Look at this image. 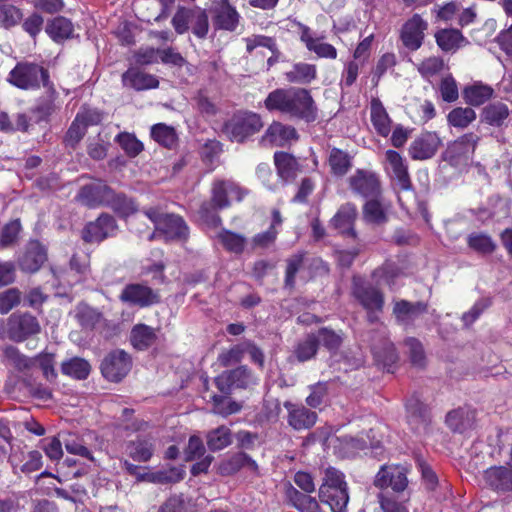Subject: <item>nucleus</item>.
I'll return each mask as SVG.
<instances>
[{"mask_svg":"<svg viewBox=\"0 0 512 512\" xmlns=\"http://www.w3.org/2000/svg\"><path fill=\"white\" fill-rule=\"evenodd\" d=\"M7 82L21 90L36 91L53 81L44 66L36 62L20 61L9 72Z\"/></svg>","mask_w":512,"mask_h":512,"instance_id":"nucleus-4","label":"nucleus"},{"mask_svg":"<svg viewBox=\"0 0 512 512\" xmlns=\"http://www.w3.org/2000/svg\"><path fill=\"white\" fill-rule=\"evenodd\" d=\"M278 234V230L274 228H268L266 231L255 234L250 242L251 249L255 251L270 248L275 244Z\"/></svg>","mask_w":512,"mask_h":512,"instance_id":"nucleus-64","label":"nucleus"},{"mask_svg":"<svg viewBox=\"0 0 512 512\" xmlns=\"http://www.w3.org/2000/svg\"><path fill=\"white\" fill-rule=\"evenodd\" d=\"M351 293L366 311L367 321L370 324L378 322L379 314L383 312L385 305V297L382 290L360 277H353Z\"/></svg>","mask_w":512,"mask_h":512,"instance_id":"nucleus-5","label":"nucleus"},{"mask_svg":"<svg viewBox=\"0 0 512 512\" xmlns=\"http://www.w3.org/2000/svg\"><path fill=\"white\" fill-rule=\"evenodd\" d=\"M115 141L130 158H135L144 150L143 143L134 134L128 132L119 133Z\"/></svg>","mask_w":512,"mask_h":512,"instance_id":"nucleus-56","label":"nucleus"},{"mask_svg":"<svg viewBox=\"0 0 512 512\" xmlns=\"http://www.w3.org/2000/svg\"><path fill=\"white\" fill-rule=\"evenodd\" d=\"M45 94L40 96L36 104L31 108V113L35 117V122L40 124L42 122L48 123L53 114L60 109L59 93L53 82L43 87Z\"/></svg>","mask_w":512,"mask_h":512,"instance_id":"nucleus-20","label":"nucleus"},{"mask_svg":"<svg viewBox=\"0 0 512 512\" xmlns=\"http://www.w3.org/2000/svg\"><path fill=\"white\" fill-rule=\"evenodd\" d=\"M468 412L464 408L451 410L446 415V424L454 432H464L468 426Z\"/></svg>","mask_w":512,"mask_h":512,"instance_id":"nucleus-63","label":"nucleus"},{"mask_svg":"<svg viewBox=\"0 0 512 512\" xmlns=\"http://www.w3.org/2000/svg\"><path fill=\"white\" fill-rule=\"evenodd\" d=\"M476 112L470 107H455L447 115V122L457 129H466L476 120Z\"/></svg>","mask_w":512,"mask_h":512,"instance_id":"nucleus-50","label":"nucleus"},{"mask_svg":"<svg viewBox=\"0 0 512 512\" xmlns=\"http://www.w3.org/2000/svg\"><path fill=\"white\" fill-rule=\"evenodd\" d=\"M267 111L280 113L291 120L314 123L319 117L318 106L307 88L290 86L276 88L264 99Z\"/></svg>","mask_w":512,"mask_h":512,"instance_id":"nucleus-1","label":"nucleus"},{"mask_svg":"<svg viewBox=\"0 0 512 512\" xmlns=\"http://www.w3.org/2000/svg\"><path fill=\"white\" fill-rule=\"evenodd\" d=\"M113 189L100 181L84 185L79 191V197L88 208L107 207Z\"/></svg>","mask_w":512,"mask_h":512,"instance_id":"nucleus-26","label":"nucleus"},{"mask_svg":"<svg viewBox=\"0 0 512 512\" xmlns=\"http://www.w3.org/2000/svg\"><path fill=\"white\" fill-rule=\"evenodd\" d=\"M244 348L242 342L223 350L217 357L218 364L221 367H229L240 363L244 357Z\"/></svg>","mask_w":512,"mask_h":512,"instance_id":"nucleus-62","label":"nucleus"},{"mask_svg":"<svg viewBox=\"0 0 512 512\" xmlns=\"http://www.w3.org/2000/svg\"><path fill=\"white\" fill-rule=\"evenodd\" d=\"M4 357L20 372L34 367V360L22 354L15 346H7L3 350Z\"/></svg>","mask_w":512,"mask_h":512,"instance_id":"nucleus-57","label":"nucleus"},{"mask_svg":"<svg viewBox=\"0 0 512 512\" xmlns=\"http://www.w3.org/2000/svg\"><path fill=\"white\" fill-rule=\"evenodd\" d=\"M119 225L116 218L102 212L94 221L87 222L81 230V239L88 244H100L117 235Z\"/></svg>","mask_w":512,"mask_h":512,"instance_id":"nucleus-8","label":"nucleus"},{"mask_svg":"<svg viewBox=\"0 0 512 512\" xmlns=\"http://www.w3.org/2000/svg\"><path fill=\"white\" fill-rule=\"evenodd\" d=\"M47 260L45 247L37 240L30 241L19 259V267L28 273L37 272Z\"/></svg>","mask_w":512,"mask_h":512,"instance_id":"nucleus-29","label":"nucleus"},{"mask_svg":"<svg viewBox=\"0 0 512 512\" xmlns=\"http://www.w3.org/2000/svg\"><path fill=\"white\" fill-rule=\"evenodd\" d=\"M121 78L124 86L136 91L155 89L159 86V80L156 76L145 73L138 68H129L122 74Z\"/></svg>","mask_w":512,"mask_h":512,"instance_id":"nucleus-31","label":"nucleus"},{"mask_svg":"<svg viewBox=\"0 0 512 512\" xmlns=\"http://www.w3.org/2000/svg\"><path fill=\"white\" fill-rule=\"evenodd\" d=\"M126 451L134 461L148 462L154 454V445L146 438L137 437L126 444Z\"/></svg>","mask_w":512,"mask_h":512,"instance_id":"nucleus-46","label":"nucleus"},{"mask_svg":"<svg viewBox=\"0 0 512 512\" xmlns=\"http://www.w3.org/2000/svg\"><path fill=\"white\" fill-rule=\"evenodd\" d=\"M370 118L372 125L378 135L387 137L390 134L392 120L379 98L371 99Z\"/></svg>","mask_w":512,"mask_h":512,"instance_id":"nucleus-33","label":"nucleus"},{"mask_svg":"<svg viewBox=\"0 0 512 512\" xmlns=\"http://www.w3.org/2000/svg\"><path fill=\"white\" fill-rule=\"evenodd\" d=\"M318 497L331 512H347L350 496L345 474L332 466L326 468Z\"/></svg>","mask_w":512,"mask_h":512,"instance_id":"nucleus-2","label":"nucleus"},{"mask_svg":"<svg viewBox=\"0 0 512 512\" xmlns=\"http://www.w3.org/2000/svg\"><path fill=\"white\" fill-rule=\"evenodd\" d=\"M298 139L299 134L294 126L274 120L261 136L260 144L284 147L290 141Z\"/></svg>","mask_w":512,"mask_h":512,"instance_id":"nucleus-22","label":"nucleus"},{"mask_svg":"<svg viewBox=\"0 0 512 512\" xmlns=\"http://www.w3.org/2000/svg\"><path fill=\"white\" fill-rule=\"evenodd\" d=\"M363 219L369 224L383 225L388 221V216L380 201L370 198L363 205Z\"/></svg>","mask_w":512,"mask_h":512,"instance_id":"nucleus-51","label":"nucleus"},{"mask_svg":"<svg viewBox=\"0 0 512 512\" xmlns=\"http://www.w3.org/2000/svg\"><path fill=\"white\" fill-rule=\"evenodd\" d=\"M428 22L420 14H413L401 26L399 40L404 48L415 52L422 47L425 41Z\"/></svg>","mask_w":512,"mask_h":512,"instance_id":"nucleus-13","label":"nucleus"},{"mask_svg":"<svg viewBox=\"0 0 512 512\" xmlns=\"http://www.w3.org/2000/svg\"><path fill=\"white\" fill-rule=\"evenodd\" d=\"M218 240L226 251L237 255L244 252L247 243L245 236L228 229H223L219 232Z\"/></svg>","mask_w":512,"mask_h":512,"instance_id":"nucleus-49","label":"nucleus"},{"mask_svg":"<svg viewBox=\"0 0 512 512\" xmlns=\"http://www.w3.org/2000/svg\"><path fill=\"white\" fill-rule=\"evenodd\" d=\"M246 195L247 191L236 182L226 179H215L211 187L210 200L216 205V208L223 210L231 205L229 196L237 202H241Z\"/></svg>","mask_w":512,"mask_h":512,"instance_id":"nucleus-15","label":"nucleus"},{"mask_svg":"<svg viewBox=\"0 0 512 512\" xmlns=\"http://www.w3.org/2000/svg\"><path fill=\"white\" fill-rule=\"evenodd\" d=\"M510 115L508 106L501 102L495 101L487 104L481 111V122L492 126L501 127L505 124Z\"/></svg>","mask_w":512,"mask_h":512,"instance_id":"nucleus-34","label":"nucleus"},{"mask_svg":"<svg viewBox=\"0 0 512 512\" xmlns=\"http://www.w3.org/2000/svg\"><path fill=\"white\" fill-rule=\"evenodd\" d=\"M73 23L66 17L57 16L46 26V33L55 42H60L72 36Z\"/></svg>","mask_w":512,"mask_h":512,"instance_id":"nucleus-47","label":"nucleus"},{"mask_svg":"<svg viewBox=\"0 0 512 512\" xmlns=\"http://www.w3.org/2000/svg\"><path fill=\"white\" fill-rule=\"evenodd\" d=\"M319 350L317 335L310 332L303 339L297 341L293 349V356L298 362L304 363L314 359Z\"/></svg>","mask_w":512,"mask_h":512,"instance_id":"nucleus-38","label":"nucleus"},{"mask_svg":"<svg viewBox=\"0 0 512 512\" xmlns=\"http://www.w3.org/2000/svg\"><path fill=\"white\" fill-rule=\"evenodd\" d=\"M406 418L414 431L426 430L431 423L430 408L418 395L413 394L405 403Z\"/></svg>","mask_w":512,"mask_h":512,"instance_id":"nucleus-23","label":"nucleus"},{"mask_svg":"<svg viewBox=\"0 0 512 512\" xmlns=\"http://www.w3.org/2000/svg\"><path fill=\"white\" fill-rule=\"evenodd\" d=\"M212 23L215 30L228 32L236 31L241 16L229 0H218L213 2L210 9Z\"/></svg>","mask_w":512,"mask_h":512,"instance_id":"nucleus-18","label":"nucleus"},{"mask_svg":"<svg viewBox=\"0 0 512 512\" xmlns=\"http://www.w3.org/2000/svg\"><path fill=\"white\" fill-rule=\"evenodd\" d=\"M151 138L160 146L172 150L178 146L179 137L173 126L165 123H157L151 127Z\"/></svg>","mask_w":512,"mask_h":512,"instance_id":"nucleus-40","label":"nucleus"},{"mask_svg":"<svg viewBox=\"0 0 512 512\" xmlns=\"http://www.w3.org/2000/svg\"><path fill=\"white\" fill-rule=\"evenodd\" d=\"M358 217L357 207L352 202L342 204L335 215L330 219V226L337 230L343 237L358 239L355 222Z\"/></svg>","mask_w":512,"mask_h":512,"instance_id":"nucleus-19","label":"nucleus"},{"mask_svg":"<svg viewBox=\"0 0 512 512\" xmlns=\"http://www.w3.org/2000/svg\"><path fill=\"white\" fill-rule=\"evenodd\" d=\"M371 353L375 362L390 372V368L397 363L399 356L393 342L386 333L375 331L371 338Z\"/></svg>","mask_w":512,"mask_h":512,"instance_id":"nucleus-17","label":"nucleus"},{"mask_svg":"<svg viewBox=\"0 0 512 512\" xmlns=\"http://www.w3.org/2000/svg\"><path fill=\"white\" fill-rule=\"evenodd\" d=\"M157 340L155 330L146 324H136L131 329L130 342L131 345L139 351L150 348Z\"/></svg>","mask_w":512,"mask_h":512,"instance_id":"nucleus-39","label":"nucleus"},{"mask_svg":"<svg viewBox=\"0 0 512 512\" xmlns=\"http://www.w3.org/2000/svg\"><path fill=\"white\" fill-rule=\"evenodd\" d=\"M440 144L441 139L436 132L425 131L411 142L408 153L413 160H427L436 154Z\"/></svg>","mask_w":512,"mask_h":512,"instance_id":"nucleus-24","label":"nucleus"},{"mask_svg":"<svg viewBox=\"0 0 512 512\" xmlns=\"http://www.w3.org/2000/svg\"><path fill=\"white\" fill-rule=\"evenodd\" d=\"M306 255V251H298L285 260L284 287L286 289L293 290L295 288L296 276L304 266Z\"/></svg>","mask_w":512,"mask_h":512,"instance_id":"nucleus-44","label":"nucleus"},{"mask_svg":"<svg viewBox=\"0 0 512 512\" xmlns=\"http://www.w3.org/2000/svg\"><path fill=\"white\" fill-rule=\"evenodd\" d=\"M257 383V378L247 365L225 370L214 378L217 389L226 395H231L234 389H248Z\"/></svg>","mask_w":512,"mask_h":512,"instance_id":"nucleus-10","label":"nucleus"},{"mask_svg":"<svg viewBox=\"0 0 512 512\" xmlns=\"http://www.w3.org/2000/svg\"><path fill=\"white\" fill-rule=\"evenodd\" d=\"M428 303L424 301L410 302L399 300L394 303L393 315L401 325H412L416 318L428 312Z\"/></svg>","mask_w":512,"mask_h":512,"instance_id":"nucleus-27","label":"nucleus"},{"mask_svg":"<svg viewBox=\"0 0 512 512\" xmlns=\"http://www.w3.org/2000/svg\"><path fill=\"white\" fill-rule=\"evenodd\" d=\"M243 467H248L253 473L259 474L257 462L245 452H237L227 459L221 466L223 475H233Z\"/></svg>","mask_w":512,"mask_h":512,"instance_id":"nucleus-37","label":"nucleus"},{"mask_svg":"<svg viewBox=\"0 0 512 512\" xmlns=\"http://www.w3.org/2000/svg\"><path fill=\"white\" fill-rule=\"evenodd\" d=\"M132 366L133 360L129 353L114 349L102 359L100 372L109 382L119 383L130 373Z\"/></svg>","mask_w":512,"mask_h":512,"instance_id":"nucleus-9","label":"nucleus"},{"mask_svg":"<svg viewBox=\"0 0 512 512\" xmlns=\"http://www.w3.org/2000/svg\"><path fill=\"white\" fill-rule=\"evenodd\" d=\"M435 41L443 52H454L466 41L462 32L454 28L440 29L435 33Z\"/></svg>","mask_w":512,"mask_h":512,"instance_id":"nucleus-41","label":"nucleus"},{"mask_svg":"<svg viewBox=\"0 0 512 512\" xmlns=\"http://www.w3.org/2000/svg\"><path fill=\"white\" fill-rule=\"evenodd\" d=\"M486 484L497 492L512 491V469L505 466H493L485 470Z\"/></svg>","mask_w":512,"mask_h":512,"instance_id":"nucleus-30","label":"nucleus"},{"mask_svg":"<svg viewBox=\"0 0 512 512\" xmlns=\"http://www.w3.org/2000/svg\"><path fill=\"white\" fill-rule=\"evenodd\" d=\"M32 360H34V366H38L41 369L43 376L48 381H54L57 378L54 353L42 351L35 357H32Z\"/></svg>","mask_w":512,"mask_h":512,"instance_id":"nucleus-58","label":"nucleus"},{"mask_svg":"<svg viewBox=\"0 0 512 512\" xmlns=\"http://www.w3.org/2000/svg\"><path fill=\"white\" fill-rule=\"evenodd\" d=\"M264 127L262 116L247 109H240L226 119L222 126V134L233 143L244 144Z\"/></svg>","mask_w":512,"mask_h":512,"instance_id":"nucleus-3","label":"nucleus"},{"mask_svg":"<svg viewBox=\"0 0 512 512\" xmlns=\"http://www.w3.org/2000/svg\"><path fill=\"white\" fill-rule=\"evenodd\" d=\"M286 79L294 84H310L317 78V67L314 64L298 62L285 73Z\"/></svg>","mask_w":512,"mask_h":512,"instance_id":"nucleus-43","label":"nucleus"},{"mask_svg":"<svg viewBox=\"0 0 512 512\" xmlns=\"http://www.w3.org/2000/svg\"><path fill=\"white\" fill-rule=\"evenodd\" d=\"M373 484L381 490L390 487L394 492L401 493L408 486L407 470L400 465H382Z\"/></svg>","mask_w":512,"mask_h":512,"instance_id":"nucleus-16","label":"nucleus"},{"mask_svg":"<svg viewBox=\"0 0 512 512\" xmlns=\"http://www.w3.org/2000/svg\"><path fill=\"white\" fill-rule=\"evenodd\" d=\"M444 60L439 56H430L422 60L418 66L417 71L425 78L429 79L438 75L444 69Z\"/></svg>","mask_w":512,"mask_h":512,"instance_id":"nucleus-60","label":"nucleus"},{"mask_svg":"<svg viewBox=\"0 0 512 512\" xmlns=\"http://www.w3.org/2000/svg\"><path fill=\"white\" fill-rule=\"evenodd\" d=\"M21 231L20 219H13L6 223L0 232V249L3 250L14 246L19 240Z\"/></svg>","mask_w":512,"mask_h":512,"instance_id":"nucleus-53","label":"nucleus"},{"mask_svg":"<svg viewBox=\"0 0 512 512\" xmlns=\"http://www.w3.org/2000/svg\"><path fill=\"white\" fill-rule=\"evenodd\" d=\"M229 395L221 393L211 397L213 412L223 417L236 414L241 411L242 405L234 400L228 399Z\"/></svg>","mask_w":512,"mask_h":512,"instance_id":"nucleus-55","label":"nucleus"},{"mask_svg":"<svg viewBox=\"0 0 512 512\" xmlns=\"http://www.w3.org/2000/svg\"><path fill=\"white\" fill-rule=\"evenodd\" d=\"M408 348L410 362L413 366L423 368L426 365V355L421 341L415 337H408L404 340Z\"/></svg>","mask_w":512,"mask_h":512,"instance_id":"nucleus-59","label":"nucleus"},{"mask_svg":"<svg viewBox=\"0 0 512 512\" xmlns=\"http://www.w3.org/2000/svg\"><path fill=\"white\" fill-rule=\"evenodd\" d=\"M467 245L473 251L487 255L496 250V243L491 236L485 233H471L467 238Z\"/></svg>","mask_w":512,"mask_h":512,"instance_id":"nucleus-54","label":"nucleus"},{"mask_svg":"<svg viewBox=\"0 0 512 512\" xmlns=\"http://www.w3.org/2000/svg\"><path fill=\"white\" fill-rule=\"evenodd\" d=\"M479 141L480 136L476 133H464L447 144L442 158L453 167L467 165L472 160Z\"/></svg>","mask_w":512,"mask_h":512,"instance_id":"nucleus-7","label":"nucleus"},{"mask_svg":"<svg viewBox=\"0 0 512 512\" xmlns=\"http://www.w3.org/2000/svg\"><path fill=\"white\" fill-rule=\"evenodd\" d=\"M207 447L212 452L223 450L232 444L231 429L225 425H221L210 430L206 435Z\"/></svg>","mask_w":512,"mask_h":512,"instance_id":"nucleus-48","label":"nucleus"},{"mask_svg":"<svg viewBox=\"0 0 512 512\" xmlns=\"http://www.w3.org/2000/svg\"><path fill=\"white\" fill-rule=\"evenodd\" d=\"M184 466H171L148 475V480L156 484H172L182 481L185 477Z\"/></svg>","mask_w":512,"mask_h":512,"instance_id":"nucleus-52","label":"nucleus"},{"mask_svg":"<svg viewBox=\"0 0 512 512\" xmlns=\"http://www.w3.org/2000/svg\"><path fill=\"white\" fill-rule=\"evenodd\" d=\"M283 406L287 410V423L292 429L309 430L316 424L318 414L303 404L285 401Z\"/></svg>","mask_w":512,"mask_h":512,"instance_id":"nucleus-21","label":"nucleus"},{"mask_svg":"<svg viewBox=\"0 0 512 512\" xmlns=\"http://www.w3.org/2000/svg\"><path fill=\"white\" fill-rule=\"evenodd\" d=\"M40 332L41 325L39 320L29 312H14L7 320V334L13 342H24Z\"/></svg>","mask_w":512,"mask_h":512,"instance_id":"nucleus-11","label":"nucleus"},{"mask_svg":"<svg viewBox=\"0 0 512 512\" xmlns=\"http://www.w3.org/2000/svg\"><path fill=\"white\" fill-rule=\"evenodd\" d=\"M494 90L491 86L475 83L464 88L462 95L464 101L471 106H480L492 98Z\"/></svg>","mask_w":512,"mask_h":512,"instance_id":"nucleus-45","label":"nucleus"},{"mask_svg":"<svg viewBox=\"0 0 512 512\" xmlns=\"http://www.w3.org/2000/svg\"><path fill=\"white\" fill-rule=\"evenodd\" d=\"M107 207L122 219H127L138 211V204L135 199L123 192H116L114 189Z\"/></svg>","mask_w":512,"mask_h":512,"instance_id":"nucleus-36","label":"nucleus"},{"mask_svg":"<svg viewBox=\"0 0 512 512\" xmlns=\"http://www.w3.org/2000/svg\"><path fill=\"white\" fill-rule=\"evenodd\" d=\"M350 190L363 198H377L381 194V181L378 174L371 170L356 169L348 178Z\"/></svg>","mask_w":512,"mask_h":512,"instance_id":"nucleus-14","label":"nucleus"},{"mask_svg":"<svg viewBox=\"0 0 512 512\" xmlns=\"http://www.w3.org/2000/svg\"><path fill=\"white\" fill-rule=\"evenodd\" d=\"M119 300L129 306L147 308L160 303L161 296L145 283H129L122 289Z\"/></svg>","mask_w":512,"mask_h":512,"instance_id":"nucleus-12","label":"nucleus"},{"mask_svg":"<svg viewBox=\"0 0 512 512\" xmlns=\"http://www.w3.org/2000/svg\"><path fill=\"white\" fill-rule=\"evenodd\" d=\"M143 213L154 224L155 231L164 235L167 240L188 239L189 227L181 216L163 213L158 207H149L144 209Z\"/></svg>","mask_w":512,"mask_h":512,"instance_id":"nucleus-6","label":"nucleus"},{"mask_svg":"<svg viewBox=\"0 0 512 512\" xmlns=\"http://www.w3.org/2000/svg\"><path fill=\"white\" fill-rule=\"evenodd\" d=\"M327 162L333 176L344 177L353 166V157L349 152L333 147L330 149Z\"/></svg>","mask_w":512,"mask_h":512,"instance_id":"nucleus-35","label":"nucleus"},{"mask_svg":"<svg viewBox=\"0 0 512 512\" xmlns=\"http://www.w3.org/2000/svg\"><path fill=\"white\" fill-rule=\"evenodd\" d=\"M322 344L330 352H336L342 345V337L329 327H321L314 332Z\"/></svg>","mask_w":512,"mask_h":512,"instance_id":"nucleus-61","label":"nucleus"},{"mask_svg":"<svg viewBox=\"0 0 512 512\" xmlns=\"http://www.w3.org/2000/svg\"><path fill=\"white\" fill-rule=\"evenodd\" d=\"M273 159L278 176L285 182L294 181L300 170L296 157L285 151H276Z\"/></svg>","mask_w":512,"mask_h":512,"instance_id":"nucleus-32","label":"nucleus"},{"mask_svg":"<svg viewBox=\"0 0 512 512\" xmlns=\"http://www.w3.org/2000/svg\"><path fill=\"white\" fill-rule=\"evenodd\" d=\"M385 159L399 188L403 191L412 190L413 185L408 172V165L402 155L396 150L389 149L385 152Z\"/></svg>","mask_w":512,"mask_h":512,"instance_id":"nucleus-28","label":"nucleus"},{"mask_svg":"<svg viewBox=\"0 0 512 512\" xmlns=\"http://www.w3.org/2000/svg\"><path fill=\"white\" fill-rule=\"evenodd\" d=\"M61 373L74 380H86L91 373L90 363L81 357H72L61 363Z\"/></svg>","mask_w":512,"mask_h":512,"instance_id":"nucleus-42","label":"nucleus"},{"mask_svg":"<svg viewBox=\"0 0 512 512\" xmlns=\"http://www.w3.org/2000/svg\"><path fill=\"white\" fill-rule=\"evenodd\" d=\"M300 41L306 49L316 54L318 58L335 60L338 56L337 49L330 43L323 42L324 36L313 37L310 27L299 23Z\"/></svg>","mask_w":512,"mask_h":512,"instance_id":"nucleus-25","label":"nucleus"}]
</instances>
